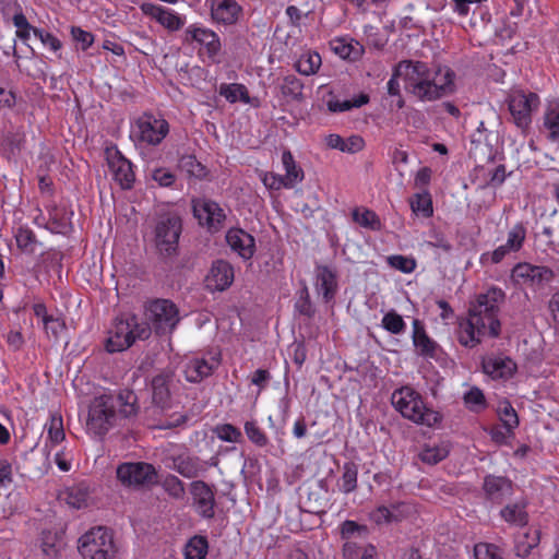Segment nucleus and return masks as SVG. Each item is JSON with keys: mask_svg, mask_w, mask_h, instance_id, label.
I'll list each match as a JSON object with an SVG mask.
<instances>
[{"mask_svg": "<svg viewBox=\"0 0 559 559\" xmlns=\"http://www.w3.org/2000/svg\"><path fill=\"white\" fill-rule=\"evenodd\" d=\"M34 36H36L47 48L52 51H58L62 47L61 41L55 35L40 28L34 31Z\"/></svg>", "mask_w": 559, "mask_h": 559, "instance_id": "nucleus-61", "label": "nucleus"}, {"mask_svg": "<svg viewBox=\"0 0 559 559\" xmlns=\"http://www.w3.org/2000/svg\"><path fill=\"white\" fill-rule=\"evenodd\" d=\"M314 286L323 299L330 301L337 290L336 272L328 265H318L316 267Z\"/></svg>", "mask_w": 559, "mask_h": 559, "instance_id": "nucleus-26", "label": "nucleus"}, {"mask_svg": "<svg viewBox=\"0 0 559 559\" xmlns=\"http://www.w3.org/2000/svg\"><path fill=\"white\" fill-rule=\"evenodd\" d=\"M181 234V221L177 215L162 216L155 227V243L163 253L170 254L176 248Z\"/></svg>", "mask_w": 559, "mask_h": 559, "instance_id": "nucleus-14", "label": "nucleus"}, {"mask_svg": "<svg viewBox=\"0 0 559 559\" xmlns=\"http://www.w3.org/2000/svg\"><path fill=\"white\" fill-rule=\"evenodd\" d=\"M171 382L173 376L167 373L157 374L152 379V400L153 403L162 409L169 408L171 406Z\"/></svg>", "mask_w": 559, "mask_h": 559, "instance_id": "nucleus-28", "label": "nucleus"}, {"mask_svg": "<svg viewBox=\"0 0 559 559\" xmlns=\"http://www.w3.org/2000/svg\"><path fill=\"white\" fill-rule=\"evenodd\" d=\"M151 177L160 187H170L176 179L175 175L164 167L153 169Z\"/></svg>", "mask_w": 559, "mask_h": 559, "instance_id": "nucleus-59", "label": "nucleus"}, {"mask_svg": "<svg viewBox=\"0 0 559 559\" xmlns=\"http://www.w3.org/2000/svg\"><path fill=\"white\" fill-rule=\"evenodd\" d=\"M500 515L509 524L524 526L528 522L526 502L518 501L514 503H509L501 509Z\"/></svg>", "mask_w": 559, "mask_h": 559, "instance_id": "nucleus-32", "label": "nucleus"}, {"mask_svg": "<svg viewBox=\"0 0 559 559\" xmlns=\"http://www.w3.org/2000/svg\"><path fill=\"white\" fill-rule=\"evenodd\" d=\"M209 552V543L205 536L194 535L183 549L185 559H205Z\"/></svg>", "mask_w": 559, "mask_h": 559, "instance_id": "nucleus-36", "label": "nucleus"}, {"mask_svg": "<svg viewBox=\"0 0 559 559\" xmlns=\"http://www.w3.org/2000/svg\"><path fill=\"white\" fill-rule=\"evenodd\" d=\"M43 326L48 337L58 338L64 329V322L60 318L51 316L43 323Z\"/></svg>", "mask_w": 559, "mask_h": 559, "instance_id": "nucleus-60", "label": "nucleus"}, {"mask_svg": "<svg viewBox=\"0 0 559 559\" xmlns=\"http://www.w3.org/2000/svg\"><path fill=\"white\" fill-rule=\"evenodd\" d=\"M282 164L285 170V175L282 177L285 180L286 189H292L304 180L305 173L295 160L290 151L285 150L282 153Z\"/></svg>", "mask_w": 559, "mask_h": 559, "instance_id": "nucleus-30", "label": "nucleus"}, {"mask_svg": "<svg viewBox=\"0 0 559 559\" xmlns=\"http://www.w3.org/2000/svg\"><path fill=\"white\" fill-rule=\"evenodd\" d=\"M44 429L47 432L44 451L46 453V457L48 459L51 449L60 444L66 439L63 418L61 414L57 412L51 413L48 421L44 426Z\"/></svg>", "mask_w": 559, "mask_h": 559, "instance_id": "nucleus-27", "label": "nucleus"}, {"mask_svg": "<svg viewBox=\"0 0 559 559\" xmlns=\"http://www.w3.org/2000/svg\"><path fill=\"white\" fill-rule=\"evenodd\" d=\"M381 326L392 334H401L405 331L406 323L402 316L391 310L383 316Z\"/></svg>", "mask_w": 559, "mask_h": 559, "instance_id": "nucleus-48", "label": "nucleus"}, {"mask_svg": "<svg viewBox=\"0 0 559 559\" xmlns=\"http://www.w3.org/2000/svg\"><path fill=\"white\" fill-rule=\"evenodd\" d=\"M411 209L416 215L425 218L431 217L433 214L432 199L429 192L424 191L416 193L409 201Z\"/></svg>", "mask_w": 559, "mask_h": 559, "instance_id": "nucleus-38", "label": "nucleus"}, {"mask_svg": "<svg viewBox=\"0 0 559 559\" xmlns=\"http://www.w3.org/2000/svg\"><path fill=\"white\" fill-rule=\"evenodd\" d=\"M512 252L502 243L492 251L480 254L479 262L481 265L498 264Z\"/></svg>", "mask_w": 559, "mask_h": 559, "instance_id": "nucleus-53", "label": "nucleus"}, {"mask_svg": "<svg viewBox=\"0 0 559 559\" xmlns=\"http://www.w3.org/2000/svg\"><path fill=\"white\" fill-rule=\"evenodd\" d=\"M118 420L117 401L112 394L103 393L92 399L85 420L87 433L94 437H104L117 426Z\"/></svg>", "mask_w": 559, "mask_h": 559, "instance_id": "nucleus-5", "label": "nucleus"}, {"mask_svg": "<svg viewBox=\"0 0 559 559\" xmlns=\"http://www.w3.org/2000/svg\"><path fill=\"white\" fill-rule=\"evenodd\" d=\"M56 536L51 534L50 532L43 533L41 537V549L44 554L48 557H55L57 556L59 551V547L56 544Z\"/></svg>", "mask_w": 559, "mask_h": 559, "instance_id": "nucleus-63", "label": "nucleus"}, {"mask_svg": "<svg viewBox=\"0 0 559 559\" xmlns=\"http://www.w3.org/2000/svg\"><path fill=\"white\" fill-rule=\"evenodd\" d=\"M151 336V326L133 313L117 317L108 332L106 350L119 353L128 349L136 340H147Z\"/></svg>", "mask_w": 559, "mask_h": 559, "instance_id": "nucleus-4", "label": "nucleus"}, {"mask_svg": "<svg viewBox=\"0 0 559 559\" xmlns=\"http://www.w3.org/2000/svg\"><path fill=\"white\" fill-rule=\"evenodd\" d=\"M555 277L554 271L545 265H535L528 262L515 264L511 271V278L516 285L531 289H540L551 283Z\"/></svg>", "mask_w": 559, "mask_h": 559, "instance_id": "nucleus-12", "label": "nucleus"}, {"mask_svg": "<svg viewBox=\"0 0 559 559\" xmlns=\"http://www.w3.org/2000/svg\"><path fill=\"white\" fill-rule=\"evenodd\" d=\"M211 19L216 24L233 25L240 14L241 7L236 0H206Z\"/></svg>", "mask_w": 559, "mask_h": 559, "instance_id": "nucleus-21", "label": "nucleus"}, {"mask_svg": "<svg viewBox=\"0 0 559 559\" xmlns=\"http://www.w3.org/2000/svg\"><path fill=\"white\" fill-rule=\"evenodd\" d=\"M525 239L526 228L522 223H518L509 229L503 245L513 253L522 249Z\"/></svg>", "mask_w": 559, "mask_h": 559, "instance_id": "nucleus-41", "label": "nucleus"}, {"mask_svg": "<svg viewBox=\"0 0 559 559\" xmlns=\"http://www.w3.org/2000/svg\"><path fill=\"white\" fill-rule=\"evenodd\" d=\"M66 502L74 508L81 509L87 506L88 488L84 484L71 486L66 490Z\"/></svg>", "mask_w": 559, "mask_h": 559, "instance_id": "nucleus-39", "label": "nucleus"}, {"mask_svg": "<svg viewBox=\"0 0 559 559\" xmlns=\"http://www.w3.org/2000/svg\"><path fill=\"white\" fill-rule=\"evenodd\" d=\"M331 49L342 59L357 60L364 53V46L352 38L338 37L330 43Z\"/></svg>", "mask_w": 559, "mask_h": 559, "instance_id": "nucleus-29", "label": "nucleus"}, {"mask_svg": "<svg viewBox=\"0 0 559 559\" xmlns=\"http://www.w3.org/2000/svg\"><path fill=\"white\" fill-rule=\"evenodd\" d=\"M304 84L295 75H287L283 79L281 91L283 95L299 99L302 95Z\"/></svg>", "mask_w": 559, "mask_h": 559, "instance_id": "nucleus-49", "label": "nucleus"}, {"mask_svg": "<svg viewBox=\"0 0 559 559\" xmlns=\"http://www.w3.org/2000/svg\"><path fill=\"white\" fill-rule=\"evenodd\" d=\"M192 207L199 223L206 226L210 231L215 233L222 228L226 215L218 203L206 199H198L193 201Z\"/></svg>", "mask_w": 559, "mask_h": 559, "instance_id": "nucleus-15", "label": "nucleus"}, {"mask_svg": "<svg viewBox=\"0 0 559 559\" xmlns=\"http://www.w3.org/2000/svg\"><path fill=\"white\" fill-rule=\"evenodd\" d=\"M403 507V504H395L391 508L381 506L371 512L370 519L377 524L390 523L392 521H399L400 514L399 511Z\"/></svg>", "mask_w": 559, "mask_h": 559, "instance_id": "nucleus-47", "label": "nucleus"}, {"mask_svg": "<svg viewBox=\"0 0 559 559\" xmlns=\"http://www.w3.org/2000/svg\"><path fill=\"white\" fill-rule=\"evenodd\" d=\"M170 460L171 465L169 466L186 478L197 477L204 469L198 457L191 456L181 448H178L177 452L170 455Z\"/></svg>", "mask_w": 559, "mask_h": 559, "instance_id": "nucleus-24", "label": "nucleus"}, {"mask_svg": "<svg viewBox=\"0 0 559 559\" xmlns=\"http://www.w3.org/2000/svg\"><path fill=\"white\" fill-rule=\"evenodd\" d=\"M222 355L216 349L205 353H195L186 356L181 362V371L185 379L190 383H200L211 377L219 367Z\"/></svg>", "mask_w": 559, "mask_h": 559, "instance_id": "nucleus-9", "label": "nucleus"}, {"mask_svg": "<svg viewBox=\"0 0 559 559\" xmlns=\"http://www.w3.org/2000/svg\"><path fill=\"white\" fill-rule=\"evenodd\" d=\"M353 219L361 227L369 228L372 230L380 229V219L378 215L368 209H356L353 211Z\"/></svg>", "mask_w": 559, "mask_h": 559, "instance_id": "nucleus-44", "label": "nucleus"}, {"mask_svg": "<svg viewBox=\"0 0 559 559\" xmlns=\"http://www.w3.org/2000/svg\"><path fill=\"white\" fill-rule=\"evenodd\" d=\"M476 559H501L497 554V547L487 543H479L474 547Z\"/></svg>", "mask_w": 559, "mask_h": 559, "instance_id": "nucleus-62", "label": "nucleus"}, {"mask_svg": "<svg viewBox=\"0 0 559 559\" xmlns=\"http://www.w3.org/2000/svg\"><path fill=\"white\" fill-rule=\"evenodd\" d=\"M141 10L145 15L155 20L169 32L179 31L186 24L185 15H180L168 8H164L152 3H144L142 4Z\"/></svg>", "mask_w": 559, "mask_h": 559, "instance_id": "nucleus-19", "label": "nucleus"}, {"mask_svg": "<svg viewBox=\"0 0 559 559\" xmlns=\"http://www.w3.org/2000/svg\"><path fill=\"white\" fill-rule=\"evenodd\" d=\"M322 64L321 56L317 51H305L296 61L295 68L302 75H312Z\"/></svg>", "mask_w": 559, "mask_h": 559, "instance_id": "nucleus-35", "label": "nucleus"}, {"mask_svg": "<svg viewBox=\"0 0 559 559\" xmlns=\"http://www.w3.org/2000/svg\"><path fill=\"white\" fill-rule=\"evenodd\" d=\"M219 95L231 104L241 102L250 104V96L248 88L240 83H223L219 86Z\"/></svg>", "mask_w": 559, "mask_h": 559, "instance_id": "nucleus-34", "label": "nucleus"}, {"mask_svg": "<svg viewBox=\"0 0 559 559\" xmlns=\"http://www.w3.org/2000/svg\"><path fill=\"white\" fill-rule=\"evenodd\" d=\"M229 248L243 260H250L255 253L254 237L242 228H230L226 233Z\"/></svg>", "mask_w": 559, "mask_h": 559, "instance_id": "nucleus-22", "label": "nucleus"}, {"mask_svg": "<svg viewBox=\"0 0 559 559\" xmlns=\"http://www.w3.org/2000/svg\"><path fill=\"white\" fill-rule=\"evenodd\" d=\"M183 41L195 44L203 49L212 62H219L222 43L219 36L211 28L200 24H190L183 33Z\"/></svg>", "mask_w": 559, "mask_h": 559, "instance_id": "nucleus-13", "label": "nucleus"}, {"mask_svg": "<svg viewBox=\"0 0 559 559\" xmlns=\"http://www.w3.org/2000/svg\"><path fill=\"white\" fill-rule=\"evenodd\" d=\"M12 21L13 25L16 27V36L24 43H26L29 39L31 34H34V31L37 29L28 23L26 16L22 12L15 13Z\"/></svg>", "mask_w": 559, "mask_h": 559, "instance_id": "nucleus-52", "label": "nucleus"}, {"mask_svg": "<svg viewBox=\"0 0 559 559\" xmlns=\"http://www.w3.org/2000/svg\"><path fill=\"white\" fill-rule=\"evenodd\" d=\"M539 532L537 530L530 531L519 537L515 546L518 556L526 557L539 544Z\"/></svg>", "mask_w": 559, "mask_h": 559, "instance_id": "nucleus-46", "label": "nucleus"}, {"mask_svg": "<svg viewBox=\"0 0 559 559\" xmlns=\"http://www.w3.org/2000/svg\"><path fill=\"white\" fill-rule=\"evenodd\" d=\"M178 167L187 176L201 179L205 177V167L192 155H185L179 159Z\"/></svg>", "mask_w": 559, "mask_h": 559, "instance_id": "nucleus-42", "label": "nucleus"}, {"mask_svg": "<svg viewBox=\"0 0 559 559\" xmlns=\"http://www.w3.org/2000/svg\"><path fill=\"white\" fill-rule=\"evenodd\" d=\"M116 476L119 483L129 489L142 490L157 484L156 468L146 462H124L117 466Z\"/></svg>", "mask_w": 559, "mask_h": 559, "instance_id": "nucleus-8", "label": "nucleus"}, {"mask_svg": "<svg viewBox=\"0 0 559 559\" xmlns=\"http://www.w3.org/2000/svg\"><path fill=\"white\" fill-rule=\"evenodd\" d=\"M548 310L554 321L555 328L559 330V292L551 295L548 301Z\"/></svg>", "mask_w": 559, "mask_h": 559, "instance_id": "nucleus-64", "label": "nucleus"}, {"mask_svg": "<svg viewBox=\"0 0 559 559\" xmlns=\"http://www.w3.org/2000/svg\"><path fill=\"white\" fill-rule=\"evenodd\" d=\"M391 403L404 418L416 425L437 428L442 423V414L428 406L423 396L411 386L396 389L392 393Z\"/></svg>", "mask_w": 559, "mask_h": 559, "instance_id": "nucleus-3", "label": "nucleus"}, {"mask_svg": "<svg viewBox=\"0 0 559 559\" xmlns=\"http://www.w3.org/2000/svg\"><path fill=\"white\" fill-rule=\"evenodd\" d=\"M168 133L169 124L164 118L145 114L135 120L131 138L136 144L156 146L162 143Z\"/></svg>", "mask_w": 559, "mask_h": 559, "instance_id": "nucleus-10", "label": "nucleus"}, {"mask_svg": "<svg viewBox=\"0 0 559 559\" xmlns=\"http://www.w3.org/2000/svg\"><path fill=\"white\" fill-rule=\"evenodd\" d=\"M370 100L369 96L365 93H360L357 96H354L352 99L341 100L338 98H332L328 100L326 106L328 109L332 112H343L347 111L352 108H359Z\"/></svg>", "mask_w": 559, "mask_h": 559, "instance_id": "nucleus-37", "label": "nucleus"}, {"mask_svg": "<svg viewBox=\"0 0 559 559\" xmlns=\"http://www.w3.org/2000/svg\"><path fill=\"white\" fill-rule=\"evenodd\" d=\"M405 76V91L420 102H435L455 92V72L448 66L430 68L421 61L399 62Z\"/></svg>", "mask_w": 559, "mask_h": 559, "instance_id": "nucleus-1", "label": "nucleus"}, {"mask_svg": "<svg viewBox=\"0 0 559 559\" xmlns=\"http://www.w3.org/2000/svg\"><path fill=\"white\" fill-rule=\"evenodd\" d=\"M78 549L82 559H116L118 554L112 532L104 526L93 527L83 534Z\"/></svg>", "mask_w": 559, "mask_h": 559, "instance_id": "nucleus-6", "label": "nucleus"}, {"mask_svg": "<svg viewBox=\"0 0 559 559\" xmlns=\"http://www.w3.org/2000/svg\"><path fill=\"white\" fill-rule=\"evenodd\" d=\"M214 432L218 439L225 442H239L241 439V431L230 424H223L216 426Z\"/></svg>", "mask_w": 559, "mask_h": 559, "instance_id": "nucleus-54", "label": "nucleus"}, {"mask_svg": "<svg viewBox=\"0 0 559 559\" xmlns=\"http://www.w3.org/2000/svg\"><path fill=\"white\" fill-rule=\"evenodd\" d=\"M17 247L26 253H34L37 249V239L34 231L28 227H19L15 233Z\"/></svg>", "mask_w": 559, "mask_h": 559, "instance_id": "nucleus-43", "label": "nucleus"}, {"mask_svg": "<svg viewBox=\"0 0 559 559\" xmlns=\"http://www.w3.org/2000/svg\"><path fill=\"white\" fill-rule=\"evenodd\" d=\"M163 487L165 491L176 499H181L185 496V485L176 476L170 475L167 476L163 481Z\"/></svg>", "mask_w": 559, "mask_h": 559, "instance_id": "nucleus-55", "label": "nucleus"}, {"mask_svg": "<svg viewBox=\"0 0 559 559\" xmlns=\"http://www.w3.org/2000/svg\"><path fill=\"white\" fill-rule=\"evenodd\" d=\"M259 178L267 189L280 190L285 188V180L281 175L269 171H260Z\"/></svg>", "mask_w": 559, "mask_h": 559, "instance_id": "nucleus-58", "label": "nucleus"}, {"mask_svg": "<svg viewBox=\"0 0 559 559\" xmlns=\"http://www.w3.org/2000/svg\"><path fill=\"white\" fill-rule=\"evenodd\" d=\"M450 453V443L448 441L427 442L419 452L421 462L436 465L443 461Z\"/></svg>", "mask_w": 559, "mask_h": 559, "instance_id": "nucleus-31", "label": "nucleus"}, {"mask_svg": "<svg viewBox=\"0 0 559 559\" xmlns=\"http://www.w3.org/2000/svg\"><path fill=\"white\" fill-rule=\"evenodd\" d=\"M504 299L501 288L491 287L479 294L468 309L467 318L460 322L459 342L461 345L473 348L485 337H497L500 334L501 323L498 318L499 305Z\"/></svg>", "mask_w": 559, "mask_h": 559, "instance_id": "nucleus-2", "label": "nucleus"}, {"mask_svg": "<svg viewBox=\"0 0 559 559\" xmlns=\"http://www.w3.org/2000/svg\"><path fill=\"white\" fill-rule=\"evenodd\" d=\"M485 498L491 503L500 504L513 495V483L503 476L487 475L484 478Z\"/></svg>", "mask_w": 559, "mask_h": 559, "instance_id": "nucleus-20", "label": "nucleus"}, {"mask_svg": "<svg viewBox=\"0 0 559 559\" xmlns=\"http://www.w3.org/2000/svg\"><path fill=\"white\" fill-rule=\"evenodd\" d=\"M245 432L249 440L259 447H264L267 443L265 433L260 429L255 421H247L245 424Z\"/></svg>", "mask_w": 559, "mask_h": 559, "instance_id": "nucleus-56", "label": "nucleus"}, {"mask_svg": "<svg viewBox=\"0 0 559 559\" xmlns=\"http://www.w3.org/2000/svg\"><path fill=\"white\" fill-rule=\"evenodd\" d=\"M119 418L134 417L139 412L138 396L133 391L124 390L116 397Z\"/></svg>", "mask_w": 559, "mask_h": 559, "instance_id": "nucleus-33", "label": "nucleus"}, {"mask_svg": "<svg viewBox=\"0 0 559 559\" xmlns=\"http://www.w3.org/2000/svg\"><path fill=\"white\" fill-rule=\"evenodd\" d=\"M234 278L233 265L227 261L217 260L212 264L205 277V287L210 292H223L233 284Z\"/></svg>", "mask_w": 559, "mask_h": 559, "instance_id": "nucleus-18", "label": "nucleus"}, {"mask_svg": "<svg viewBox=\"0 0 559 559\" xmlns=\"http://www.w3.org/2000/svg\"><path fill=\"white\" fill-rule=\"evenodd\" d=\"M358 468L354 463L343 466V474L338 480V488L344 493L353 492L357 488Z\"/></svg>", "mask_w": 559, "mask_h": 559, "instance_id": "nucleus-40", "label": "nucleus"}, {"mask_svg": "<svg viewBox=\"0 0 559 559\" xmlns=\"http://www.w3.org/2000/svg\"><path fill=\"white\" fill-rule=\"evenodd\" d=\"M507 103L513 123L522 133H526L532 123V114L539 107V97L532 92L513 91Z\"/></svg>", "mask_w": 559, "mask_h": 559, "instance_id": "nucleus-11", "label": "nucleus"}, {"mask_svg": "<svg viewBox=\"0 0 559 559\" xmlns=\"http://www.w3.org/2000/svg\"><path fill=\"white\" fill-rule=\"evenodd\" d=\"M413 344L417 353L426 358H438L441 348L430 338L421 322L417 319L413 321Z\"/></svg>", "mask_w": 559, "mask_h": 559, "instance_id": "nucleus-25", "label": "nucleus"}, {"mask_svg": "<svg viewBox=\"0 0 559 559\" xmlns=\"http://www.w3.org/2000/svg\"><path fill=\"white\" fill-rule=\"evenodd\" d=\"M191 495L197 512L205 519L214 516L215 496L212 488L202 480L191 484Z\"/></svg>", "mask_w": 559, "mask_h": 559, "instance_id": "nucleus-23", "label": "nucleus"}, {"mask_svg": "<svg viewBox=\"0 0 559 559\" xmlns=\"http://www.w3.org/2000/svg\"><path fill=\"white\" fill-rule=\"evenodd\" d=\"M481 367L485 374L492 380L508 381L516 372L515 361L503 354H490L483 358Z\"/></svg>", "mask_w": 559, "mask_h": 559, "instance_id": "nucleus-16", "label": "nucleus"}, {"mask_svg": "<svg viewBox=\"0 0 559 559\" xmlns=\"http://www.w3.org/2000/svg\"><path fill=\"white\" fill-rule=\"evenodd\" d=\"M464 403L473 412H479L486 407V399L483 391L476 386L464 394Z\"/></svg>", "mask_w": 559, "mask_h": 559, "instance_id": "nucleus-50", "label": "nucleus"}, {"mask_svg": "<svg viewBox=\"0 0 559 559\" xmlns=\"http://www.w3.org/2000/svg\"><path fill=\"white\" fill-rule=\"evenodd\" d=\"M544 124L549 130V138L552 141L559 140V110L551 109L547 111Z\"/></svg>", "mask_w": 559, "mask_h": 559, "instance_id": "nucleus-57", "label": "nucleus"}, {"mask_svg": "<svg viewBox=\"0 0 559 559\" xmlns=\"http://www.w3.org/2000/svg\"><path fill=\"white\" fill-rule=\"evenodd\" d=\"M498 415L509 433L519 426V418L510 402L502 401L498 406Z\"/></svg>", "mask_w": 559, "mask_h": 559, "instance_id": "nucleus-45", "label": "nucleus"}, {"mask_svg": "<svg viewBox=\"0 0 559 559\" xmlns=\"http://www.w3.org/2000/svg\"><path fill=\"white\" fill-rule=\"evenodd\" d=\"M144 322L154 330L156 334L171 333L180 321L179 309L169 299L157 298L144 304Z\"/></svg>", "mask_w": 559, "mask_h": 559, "instance_id": "nucleus-7", "label": "nucleus"}, {"mask_svg": "<svg viewBox=\"0 0 559 559\" xmlns=\"http://www.w3.org/2000/svg\"><path fill=\"white\" fill-rule=\"evenodd\" d=\"M107 162L114 180L122 189H130L135 179L131 162L116 148L107 150Z\"/></svg>", "mask_w": 559, "mask_h": 559, "instance_id": "nucleus-17", "label": "nucleus"}, {"mask_svg": "<svg viewBox=\"0 0 559 559\" xmlns=\"http://www.w3.org/2000/svg\"><path fill=\"white\" fill-rule=\"evenodd\" d=\"M388 264L402 273L409 274L416 269V261L413 258L402 254H394L386 258Z\"/></svg>", "mask_w": 559, "mask_h": 559, "instance_id": "nucleus-51", "label": "nucleus"}]
</instances>
